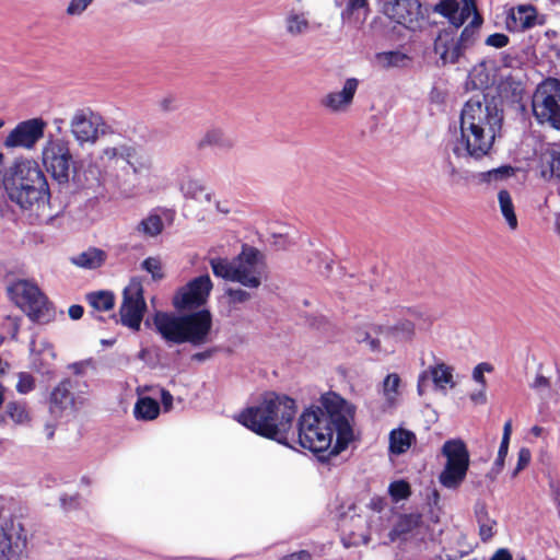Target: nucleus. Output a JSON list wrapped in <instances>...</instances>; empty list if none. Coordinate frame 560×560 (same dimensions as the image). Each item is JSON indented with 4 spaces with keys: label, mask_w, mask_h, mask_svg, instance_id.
<instances>
[{
    "label": "nucleus",
    "mask_w": 560,
    "mask_h": 560,
    "mask_svg": "<svg viewBox=\"0 0 560 560\" xmlns=\"http://www.w3.org/2000/svg\"><path fill=\"white\" fill-rule=\"evenodd\" d=\"M416 442L417 436L412 431L404 428L394 429L389 433V453L394 455H401Z\"/></svg>",
    "instance_id": "b1692460"
},
{
    "label": "nucleus",
    "mask_w": 560,
    "mask_h": 560,
    "mask_svg": "<svg viewBox=\"0 0 560 560\" xmlns=\"http://www.w3.org/2000/svg\"><path fill=\"white\" fill-rule=\"evenodd\" d=\"M474 513L479 527V537L482 542H488L497 533V521L490 517L485 502H477Z\"/></svg>",
    "instance_id": "4be33fe9"
},
{
    "label": "nucleus",
    "mask_w": 560,
    "mask_h": 560,
    "mask_svg": "<svg viewBox=\"0 0 560 560\" xmlns=\"http://www.w3.org/2000/svg\"><path fill=\"white\" fill-rule=\"evenodd\" d=\"M105 259L106 254L104 250L96 247H90L88 250L72 258V262L81 268L96 269L105 262Z\"/></svg>",
    "instance_id": "a878e982"
},
{
    "label": "nucleus",
    "mask_w": 560,
    "mask_h": 560,
    "mask_svg": "<svg viewBox=\"0 0 560 560\" xmlns=\"http://www.w3.org/2000/svg\"><path fill=\"white\" fill-rule=\"evenodd\" d=\"M427 372L430 373V376L436 387L445 388L446 385H450L451 388L455 387V382L453 381V368L445 363L441 362L430 366Z\"/></svg>",
    "instance_id": "7c9ffc66"
},
{
    "label": "nucleus",
    "mask_w": 560,
    "mask_h": 560,
    "mask_svg": "<svg viewBox=\"0 0 560 560\" xmlns=\"http://www.w3.org/2000/svg\"><path fill=\"white\" fill-rule=\"evenodd\" d=\"M359 86V80L349 78L340 92H330L320 100V105L331 113L346 112L352 104Z\"/></svg>",
    "instance_id": "aec40b11"
},
{
    "label": "nucleus",
    "mask_w": 560,
    "mask_h": 560,
    "mask_svg": "<svg viewBox=\"0 0 560 560\" xmlns=\"http://www.w3.org/2000/svg\"><path fill=\"white\" fill-rule=\"evenodd\" d=\"M100 160L106 168H121L122 174L116 175L117 180L128 182L131 173L135 177L147 175L152 168L151 156L137 144L120 143L116 147L105 148Z\"/></svg>",
    "instance_id": "0eeeda50"
},
{
    "label": "nucleus",
    "mask_w": 560,
    "mask_h": 560,
    "mask_svg": "<svg viewBox=\"0 0 560 560\" xmlns=\"http://www.w3.org/2000/svg\"><path fill=\"white\" fill-rule=\"evenodd\" d=\"M493 371V366L488 363V362H481L479 364H477L475 368H474V371H472V378L479 383L481 385V387L486 388L487 386V381H486V377H485V372H492Z\"/></svg>",
    "instance_id": "a18cd8bd"
},
{
    "label": "nucleus",
    "mask_w": 560,
    "mask_h": 560,
    "mask_svg": "<svg viewBox=\"0 0 560 560\" xmlns=\"http://www.w3.org/2000/svg\"><path fill=\"white\" fill-rule=\"evenodd\" d=\"M180 189L185 197L195 199L199 202H210L211 192L207 191L206 187L197 179H188L184 182Z\"/></svg>",
    "instance_id": "2f4dec72"
},
{
    "label": "nucleus",
    "mask_w": 560,
    "mask_h": 560,
    "mask_svg": "<svg viewBox=\"0 0 560 560\" xmlns=\"http://www.w3.org/2000/svg\"><path fill=\"white\" fill-rule=\"evenodd\" d=\"M296 415L295 400L287 395L270 393L256 405L242 410L236 420L257 435L285 443Z\"/></svg>",
    "instance_id": "7ed1b4c3"
},
{
    "label": "nucleus",
    "mask_w": 560,
    "mask_h": 560,
    "mask_svg": "<svg viewBox=\"0 0 560 560\" xmlns=\"http://www.w3.org/2000/svg\"><path fill=\"white\" fill-rule=\"evenodd\" d=\"M26 546V532L21 523L11 521L0 527V560L19 559Z\"/></svg>",
    "instance_id": "f3484780"
},
{
    "label": "nucleus",
    "mask_w": 560,
    "mask_h": 560,
    "mask_svg": "<svg viewBox=\"0 0 560 560\" xmlns=\"http://www.w3.org/2000/svg\"><path fill=\"white\" fill-rule=\"evenodd\" d=\"M72 382L70 378L62 380L50 393L49 411L55 417H60L62 412L74 405V396L71 392Z\"/></svg>",
    "instance_id": "412c9836"
},
{
    "label": "nucleus",
    "mask_w": 560,
    "mask_h": 560,
    "mask_svg": "<svg viewBox=\"0 0 560 560\" xmlns=\"http://www.w3.org/2000/svg\"><path fill=\"white\" fill-rule=\"evenodd\" d=\"M2 187L8 198L23 210L50 199L46 175L34 160H18L8 167L2 176Z\"/></svg>",
    "instance_id": "20e7f679"
},
{
    "label": "nucleus",
    "mask_w": 560,
    "mask_h": 560,
    "mask_svg": "<svg viewBox=\"0 0 560 560\" xmlns=\"http://www.w3.org/2000/svg\"><path fill=\"white\" fill-rule=\"evenodd\" d=\"M308 21L303 14L291 13L287 18V31L291 35H299L308 28Z\"/></svg>",
    "instance_id": "58836bf2"
},
{
    "label": "nucleus",
    "mask_w": 560,
    "mask_h": 560,
    "mask_svg": "<svg viewBox=\"0 0 560 560\" xmlns=\"http://www.w3.org/2000/svg\"><path fill=\"white\" fill-rule=\"evenodd\" d=\"M173 100L170 98V97H166L164 98L162 102H161V107L164 109V110H171L173 109Z\"/></svg>",
    "instance_id": "69168bd1"
},
{
    "label": "nucleus",
    "mask_w": 560,
    "mask_h": 560,
    "mask_svg": "<svg viewBox=\"0 0 560 560\" xmlns=\"http://www.w3.org/2000/svg\"><path fill=\"white\" fill-rule=\"evenodd\" d=\"M281 560H312V555L307 550H300L282 557Z\"/></svg>",
    "instance_id": "603ef678"
},
{
    "label": "nucleus",
    "mask_w": 560,
    "mask_h": 560,
    "mask_svg": "<svg viewBox=\"0 0 560 560\" xmlns=\"http://www.w3.org/2000/svg\"><path fill=\"white\" fill-rule=\"evenodd\" d=\"M71 369L75 374H80L82 372V364L81 363H73L71 365Z\"/></svg>",
    "instance_id": "338daca9"
},
{
    "label": "nucleus",
    "mask_w": 560,
    "mask_h": 560,
    "mask_svg": "<svg viewBox=\"0 0 560 560\" xmlns=\"http://www.w3.org/2000/svg\"><path fill=\"white\" fill-rule=\"evenodd\" d=\"M47 122L40 118H31L19 122L5 137L4 147L32 149L44 137Z\"/></svg>",
    "instance_id": "dca6fc26"
},
{
    "label": "nucleus",
    "mask_w": 560,
    "mask_h": 560,
    "mask_svg": "<svg viewBox=\"0 0 560 560\" xmlns=\"http://www.w3.org/2000/svg\"><path fill=\"white\" fill-rule=\"evenodd\" d=\"M69 317L73 320H78L82 318L84 314V308L82 305L73 304L68 310Z\"/></svg>",
    "instance_id": "5fc2aeb1"
},
{
    "label": "nucleus",
    "mask_w": 560,
    "mask_h": 560,
    "mask_svg": "<svg viewBox=\"0 0 560 560\" xmlns=\"http://www.w3.org/2000/svg\"><path fill=\"white\" fill-rule=\"evenodd\" d=\"M153 325L156 332L168 343L201 346L209 340L212 315L208 310L184 315L156 312L153 315Z\"/></svg>",
    "instance_id": "39448f33"
},
{
    "label": "nucleus",
    "mask_w": 560,
    "mask_h": 560,
    "mask_svg": "<svg viewBox=\"0 0 560 560\" xmlns=\"http://www.w3.org/2000/svg\"><path fill=\"white\" fill-rule=\"evenodd\" d=\"M45 433L48 440H51L55 435V425L54 424H46L45 425Z\"/></svg>",
    "instance_id": "0e129e2a"
},
{
    "label": "nucleus",
    "mask_w": 560,
    "mask_h": 560,
    "mask_svg": "<svg viewBox=\"0 0 560 560\" xmlns=\"http://www.w3.org/2000/svg\"><path fill=\"white\" fill-rule=\"evenodd\" d=\"M4 413L15 424H26L31 421L30 411L24 401H9L5 406Z\"/></svg>",
    "instance_id": "473e14b6"
},
{
    "label": "nucleus",
    "mask_w": 560,
    "mask_h": 560,
    "mask_svg": "<svg viewBox=\"0 0 560 560\" xmlns=\"http://www.w3.org/2000/svg\"><path fill=\"white\" fill-rule=\"evenodd\" d=\"M427 381H428V372L424 371L419 375V378H418L417 389H418V393L420 396H422L424 393L423 387H424V384Z\"/></svg>",
    "instance_id": "e2e57ef3"
},
{
    "label": "nucleus",
    "mask_w": 560,
    "mask_h": 560,
    "mask_svg": "<svg viewBox=\"0 0 560 560\" xmlns=\"http://www.w3.org/2000/svg\"><path fill=\"white\" fill-rule=\"evenodd\" d=\"M161 401L165 411H168L173 406V395L167 389H162Z\"/></svg>",
    "instance_id": "6e6d98bb"
},
{
    "label": "nucleus",
    "mask_w": 560,
    "mask_h": 560,
    "mask_svg": "<svg viewBox=\"0 0 560 560\" xmlns=\"http://www.w3.org/2000/svg\"><path fill=\"white\" fill-rule=\"evenodd\" d=\"M11 291L16 294V303L32 322L47 324L55 318L52 303L35 283L19 280L12 285Z\"/></svg>",
    "instance_id": "9d476101"
},
{
    "label": "nucleus",
    "mask_w": 560,
    "mask_h": 560,
    "mask_svg": "<svg viewBox=\"0 0 560 560\" xmlns=\"http://www.w3.org/2000/svg\"><path fill=\"white\" fill-rule=\"evenodd\" d=\"M88 304L95 311L106 312L114 307L115 295L110 291H93L85 295Z\"/></svg>",
    "instance_id": "c85d7f7f"
},
{
    "label": "nucleus",
    "mask_w": 560,
    "mask_h": 560,
    "mask_svg": "<svg viewBox=\"0 0 560 560\" xmlns=\"http://www.w3.org/2000/svg\"><path fill=\"white\" fill-rule=\"evenodd\" d=\"M532 458L530 451L526 447H522L517 453V464L513 471V477H515L521 470L528 466Z\"/></svg>",
    "instance_id": "09e8293b"
},
{
    "label": "nucleus",
    "mask_w": 560,
    "mask_h": 560,
    "mask_svg": "<svg viewBox=\"0 0 560 560\" xmlns=\"http://www.w3.org/2000/svg\"><path fill=\"white\" fill-rule=\"evenodd\" d=\"M376 58L378 62L382 63L385 68L404 67L406 62L410 60L406 54L399 50L378 52Z\"/></svg>",
    "instance_id": "f704fd0d"
},
{
    "label": "nucleus",
    "mask_w": 560,
    "mask_h": 560,
    "mask_svg": "<svg viewBox=\"0 0 560 560\" xmlns=\"http://www.w3.org/2000/svg\"><path fill=\"white\" fill-rule=\"evenodd\" d=\"M141 267L143 270L151 275L153 281H160L165 276L163 272L162 262L158 257L145 258L142 261Z\"/></svg>",
    "instance_id": "ea45409f"
},
{
    "label": "nucleus",
    "mask_w": 560,
    "mask_h": 560,
    "mask_svg": "<svg viewBox=\"0 0 560 560\" xmlns=\"http://www.w3.org/2000/svg\"><path fill=\"white\" fill-rule=\"evenodd\" d=\"M145 311L142 282L139 278H132L122 291V302L119 308L121 324L139 330Z\"/></svg>",
    "instance_id": "ddd939ff"
},
{
    "label": "nucleus",
    "mask_w": 560,
    "mask_h": 560,
    "mask_svg": "<svg viewBox=\"0 0 560 560\" xmlns=\"http://www.w3.org/2000/svg\"><path fill=\"white\" fill-rule=\"evenodd\" d=\"M532 432L534 435L539 436L542 432V428L535 425V427H533Z\"/></svg>",
    "instance_id": "774afa93"
},
{
    "label": "nucleus",
    "mask_w": 560,
    "mask_h": 560,
    "mask_svg": "<svg viewBox=\"0 0 560 560\" xmlns=\"http://www.w3.org/2000/svg\"><path fill=\"white\" fill-rule=\"evenodd\" d=\"M388 493L395 502H398L411 495V488L406 480H396L389 485Z\"/></svg>",
    "instance_id": "4c0bfd02"
},
{
    "label": "nucleus",
    "mask_w": 560,
    "mask_h": 560,
    "mask_svg": "<svg viewBox=\"0 0 560 560\" xmlns=\"http://www.w3.org/2000/svg\"><path fill=\"white\" fill-rule=\"evenodd\" d=\"M512 433V420H508L503 427V435L501 442L510 443Z\"/></svg>",
    "instance_id": "052dcab7"
},
{
    "label": "nucleus",
    "mask_w": 560,
    "mask_h": 560,
    "mask_svg": "<svg viewBox=\"0 0 560 560\" xmlns=\"http://www.w3.org/2000/svg\"><path fill=\"white\" fill-rule=\"evenodd\" d=\"M35 388V378L27 372H20L16 384V390L20 394H28Z\"/></svg>",
    "instance_id": "37998d69"
},
{
    "label": "nucleus",
    "mask_w": 560,
    "mask_h": 560,
    "mask_svg": "<svg viewBox=\"0 0 560 560\" xmlns=\"http://www.w3.org/2000/svg\"><path fill=\"white\" fill-rule=\"evenodd\" d=\"M530 106L533 116L539 125H548L560 131V80H542L533 93Z\"/></svg>",
    "instance_id": "1a4fd4ad"
},
{
    "label": "nucleus",
    "mask_w": 560,
    "mask_h": 560,
    "mask_svg": "<svg viewBox=\"0 0 560 560\" xmlns=\"http://www.w3.org/2000/svg\"><path fill=\"white\" fill-rule=\"evenodd\" d=\"M501 101L489 93L472 95L460 113V138L453 152L457 158L481 160L493 147L503 122Z\"/></svg>",
    "instance_id": "f03ea898"
},
{
    "label": "nucleus",
    "mask_w": 560,
    "mask_h": 560,
    "mask_svg": "<svg viewBox=\"0 0 560 560\" xmlns=\"http://www.w3.org/2000/svg\"><path fill=\"white\" fill-rule=\"evenodd\" d=\"M514 167L511 165L500 166L480 174V180L483 183L499 182L510 178L514 175Z\"/></svg>",
    "instance_id": "e433bc0d"
},
{
    "label": "nucleus",
    "mask_w": 560,
    "mask_h": 560,
    "mask_svg": "<svg viewBox=\"0 0 560 560\" xmlns=\"http://www.w3.org/2000/svg\"><path fill=\"white\" fill-rule=\"evenodd\" d=\"M482 22L481 14L476 13V16H472L471 22L463 28L459 36L457 35L458 28L455 27L439 32L433 48L443 66L458 62L465 51L475 45Z\"/></svg>",
    "instance_id": "6e6552de"
},
{
    "label": "nucleus",
    "mask_w": 560,
    "mask_h": 560,
    "mask_svg": "<svg viewBox=\"0 0 560 560\" xmlns=\"http://www.w3.org/2000/svg\"><path fill=\"white\" fill-rule=\"evenodd\" d=\"M471 401L475 404H486L487 396H486V388L481 387V389L477 393H472L470 395Z\"/></svg>",
    "instance_id": "13d9d810"
},
{
    "label": "nucleus",
    "mask_w": 560,
    "mask_h": 560,
    "mask_svg": "<svg viewBox=\"0 0 560 560\" xmlns=\"http://www.w3.org/2000/svg\"><path fill=\"white\" fill-rule=\"evenodd\" d=\"M212 282L208 275L199 276L177 290L173 305L178 311H191L202 306L211 292Z\"/></svg>",
    "instance_id": "2eb2a0df"
},
{
    "label": "nucleus",
    "mask_w": 560,
    "mask_h": 560,
    "mask_svg": "<svg viewBox=\"0 0 560 560\" xmlns=\"http://www.w3.org/2000/svg\"><path fill=\"white\" fill-rule=\"evenodd\" d=\"M226 295L230 304L245 303L250 299V294L243 289H228Z\"/></svg>",
    "instance_id": "49530a36"
},
{
    "label": "nucleus",
    "mask_w": 560,
    "mask_h": 560,
    "mask_svg": "<svg viewBox=\"0 0 560 560\" xmlns=\"http://www.w3.org/2000/svg\"><path fill=\"white\" fill-rule=\"evenodd\" d=\"M101 125H103V118L90 108L78 109L70 122L71 132L80 144L95 143Z\"/></svg>",
    "instance_id": "a211bd4d"
},
{
    "label": "nucleus",
    "mask_w": 560,
    "mask_h": 560,
    "mask_svg": "<svg viewBox=\"0 0 560 560\" xmlns=\"http://www.w3.org/2000/svg\"><path fill=\"white\" fill-rule=\"evenodd\" d=\"M93 0H71L66 12L68 15H81Z\"/></svg>",
    "instance_id": "de8ad7c7"
},
{
    "label": "nucleus",
    "mask_w": 560,
    "mask_h": 560,
    "mask_svg": "<svg viewBox=\"0 0 560 560\" xmlns=\"http://www.w3.org/2000/svg\"><path fill=\"white\" fill-rule=\"evenodd\" d=\"M421 521V514H401L388 534L390 541H395L413 532L420 526Z\"/></svg>",
    "instance_id": "393cba45"
},
{
    "label": "nucleus",
    "mask_w": 560,
    "mask_h": 560,
    "mask_svg": "<svg viewBox=\"0 0 560 560\" xmlns=\"http://www.w3.org/2000/svg\"><path fill=\"white\" fill-rule=\"evenodd\" d=\"M541 175L550 179H560V143H550L541 153Z\"/></svg>",
    "instance_id": "5701e85b"
},
{
    "label": "nucleus",
    "mask_w": 560,
    "mask_h": 560,
    "mask_svg": "<svg viewBox=\"0 0 560 560\" xmlns=\"http://www.w3.org/2000/svg\"><path fill=\"white\" fill-rule=\"evenodd\" d=\"M213 354V350L209 349V350H206V351H202V352H196L192 354L191 359L195 360V361H205L209 358H211Z\"/></svg>",
    "instance_id": "680f3d73"
},
{
    "label": "nucleus",
    "mask_w": 560,
    "mask_h": 560,
    "mask_svg": "<svg viewBox=\"0 0 560 560\" xmlns=\"http://www.w3.org/2000/svg\"><path fill=\"white\" fill-rule=\"evenodd\" d=\"M163 221L159 214H150L137 225V231L144 236L154 237L162 233Z\"/></svg>",
    "instance_id": "72a5a7b5"
},
{
    "label": "nucleus",
    "mask_w": 560,
    "mask_h": 560,
    "mask_svg": "<svg viewBox=\"0 0 560 560\" xmlns=\"http://www.w3.org/2000/svg\"><path fill=\"white\" fill-rule=\"evenodd\" d=\"M160 405L159 402L149 397H140L133 408V413L136 419L138 420H154L160 415Z\"/></svg>",
    "instance_id": "bb28decb"
},
{
    "label": "nucleus",
    "mask_w": 560,
    "mask_h": 560,
    "mask_svg": "<svg viewBox=\"0 0 560 560\" xmlns=\"http://www.w3.org/2000/svg\"><path fill=\"white\" fill-rule=\"evenodd\" d=\"M441 452L446 458V464L439 476V481L447 489H457L465 480L469 468L468 448L463 440L454 439L446 441Z\"/></svg>",
    "instance_id": "9b49d317"
},
{
    "label": "nucleus",
    "mask_w": 560,
    "mask_h": 560,
    "mask_svg": "<svg viewBox=\"0 0 560 560\" xmlns=\"http://www.w3.org/2000/svg\"><path fill=\"white\" fill-rule=\"evenodd\" d=\"M207 145L231 147L232 143L224 138L221 130H210L198 144L200 149Z\"/></svg>",
    "instance_id": "a19ab883"
},
{
    "label": "nucleus",
    "mask_w": 560,
    "mask_h": 560,
    "mask_svg": "<svg viewBox=\"0 0 560 560\" xmlns=\"http://www.w3.org/2000/svg\"><path fill=\"white\" fill-rule=\"evenodd\" d=\"M434 12L446 18L455 28L464 25L470 15L479 13L475 0H440Z\"/></svg>",
    "instance_id": "6ab92c4d"
},
{
    "label": "nucleus",
    "mask_w": 560,
    "mask_h": 560,
    "mask_svg": "<svg viewBox=\"0 0 560 560\" xmlns=\"http://www.w3.org/2000/svg\"><path fill=\"white\" fill-rule=\"evenodd\" d=\"M513 18L515 22H518L521 28L527 30L536 24L537 11L530 4L520 5L517 8L516 14H514Z\"/></svg>",
    "instance_id": "c9c22d12"
},
{
    "label": "nucleus",
    "mask_w": 560,
    "mask_h": 560,
    "mask_svg": "<svg viewBox=\"0 0 560 560\" xmlns=\"http://www.w3.org/2000/svg\"><path fill=\"white\" fill-rule=\"evenodd\" d=\"M549 380L541 374L536 375L534 382L530 384V387L537 390L542 388H549Z\"/></svg>",
    "instance_id": "864d4df0"
},
{
    "label": "nucleus",
    "mask_w": 560,
    "mask_h": 560,
    "mask_svg": "<svg viewBox=\"0 0 560 560\" xmlns=\"http://www.w3.org/2000/svg\"><path fill=\"white\" fill-rule=\"evenodd\" d=\"M380 326L377 334H383L385 336L392 337L396 340H411L415 336V324L409 319L398 320L395 325L387 327L385 331Z\"/></svg>",
    "instance_id": "cd10ccee"
},
{
    "label": "nucleus",
    "mask_w": 560,
    "mask_h": 560,
    "mask_svg": "<svg viewBox=\"0 0 560 560\" xmlns=\"http://www.w3.org/2000/svg\"><path fill=\"white\" fill-rule=\"evenodd\" d=\"M42 162L55 182L61 186L68 185L74 163L68 140L48 139L42 150Z\"/></svg>",
    "instance_id": "f8f14e48"
},
{
    "label": "nucleus",
    "mask_w": 560,
    "mask_h": 560,
    "mask_svg": "<svg viewBox=\"0 0 560 560\" xmlns=\"http://www.w3.org/2000/svg\"><path fill=\"white\" fill-rule=\"evenodd\" d=\"M399 385V375L397 373L388 374L383 382L384 395L390 400L394 399L398 395Z\"/></svg>",
    "instance_id": "79ce46f5"
},
{
    "label": "nucleus",
    "mask_w": 560,
    "mask_h": 560,
    "mask_svg": "<svg viewBox=\"0 0 560 560\" xmlns=\"http://www.w3.org/2000/svg\"><path fill=\"white\" fill-rule=\"evenodd\" d=\"M362 341H366L373 351H378L381 349V341L376 338H372L369 332L364 334Z\"/></svg>",
    "instance_id": "bf43d9fd"
},
{
    "label": "nucleus",
    "mask_w": 560,
    "mask_h": 560,
    "mask_svg": "<svg viewBox=\"0 0 560 560\" xmlns=\"http://www.w3.org/2000/svg\"><path fill=\"white\" fill-rule=\"evenodd\" d=\"M509 444L510 443H505V442H501V444H500V447L498 451V457L493 464V470H495L497 472H500L504 467V460H505V457L509 452Z\"/></svg>",
    "instance_id": "3c124183"
},
{
    "label": "nucleus",
    "mask_w": 560,
    "mask_h": 560,
    "mask_svg": "<svg viewBox=\"0 0 560 560\" xmlns=\"http://www.w3.org/2000/svg\"><path fill=\"white\" fill-rule=\"evenodd\" d=\"M354 416V405L339 394L322 395L318 405L310 406L299 418V444L315 454L338 455L353 440Z\"/></svg>",
    "instance_id": "f257e3e1"
},
{
    "label": "nucleus",
    "mask_w": 560,
    "mask_h": 560,
    "mask_svg": "<svg viewBox=\"0 0 560 560\" xmlns=\"http://www.w3.org/2000/svg\"><path fill=\"white\" fill-rule=\"evenodd\" d=\"M498 201L500 211L503 218L505 219L509 228L511 230H516L518 222L511 194L506 189H501L498 192Z\"/></svg>",
    "instance_id": "c756f323"
},
{
    "label": "nucleus",
    "mask_w": 560,
    "mask_h": 560,
    "mask_svg": "<svg viewBox=\"0 0 560 560\" xmlns=\"http://www.w3.org/2000/svg\"><path fill=\"white\" fill-rule=\"evenodd\" d=\"M364 9L369 11V0H348L345 10L341 12L343 20L350 19L355 11Z\"/></svg>",
    "instance_id": "c03bdc74"
},
{
    "label": "nucleus",
    "mask_w": 560,
    "mask_h": 560,
    "mask_svg": "<svg viewBox=\"0 0 560 560\" xmlns=\"http://www.w3.org/2000/svg\"><path fill=\"white\" fill-rule=\"evenodd\" d=\"M490 560H512V553L506 548L498 549Z\"/></svg>",
    "instance_id": "4d7b16f0"
},
{
    "label": "nucleus",
    "mask_w": 560,
    "mask_h": 560,
    "mask_svg": "<svg viewBox=\"0 0 560 560\" xmlns=\"http://www.w3.org/2000/svg\"><path fill=\"white\" fill-rule=\"evenodd\" d=\"M422 4L417 0H387L383 5L384 15L408 31L422 30L424 15Z\"/></svg>",
    "instance_id": "4468645a"
},
{
    "label": "nucleus",
    "mask_w": 560,
    "mask_h": 560,
    "mask_svg": "<svg viewBox=\"0 0 560 560\" xmlns=\"http://www.w3.org/2000/svg\"><path fill=\"white\" fill-rule=\"evenodd\" d=\"M260 258L257 248L244 246L233 261L217 257L210 259V266L215 277L256 289L261 284Z\"/></svg>",
    "instance_id": "423d86ee"
},
{
    "label": "nucleus",
    "mask_w": 560,
    "mask_h": 560,
    "mask_svg": "<svg viewBox=\"0 0 560 560\" xmlns=\"http://www.w3.org/2000/svg\"><path fill=\"white\" fill-rule=\"evenodd\" d=\"M509 42V36L503 33H493L486 38V45L494 48H503Z\"/></svg>",
    "instance_id": "8fccbe9b"
}]
</instances>
